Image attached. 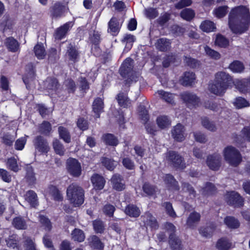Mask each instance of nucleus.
<instances>
[{"label":"nucleus","instance_id":"nucleus-1","mask_svg":"<svg viewBox=\"0 0 250 250\" xmlns=\"http://www.w3.org/2000/svg\"><path fill=\"white\" fill-rule=\"evenodd\" d=\"M250 21L249 9L246 6H238L229 14V26L234 33L241 34L247 29Z\"/></svg>","mask_w":250,"mask_h":250},{"label":"nucleus","instance_id":"nucleus-2","mask_svg":"<svg viewBox=\"0 0 250 250\" xmlns=\"http://www.w3.org/2000/svg\"><path fill=\"white\" fill-rule=\"evenodd\" d=\"M67 197L70 203L75 207H79L84 202V191L79 186L72 184L67 189Z\"/></svg>","mask_w":250,"mask_h":250},{"label":"nucleus","instance_id":"nucleus-3","mask_svg":"<svg viewBox=\"0 0 250 250\" xmlns=\"http://www.w3.org/2000/svg\"><path fill=\"white\" fill-rule=\"evenodd\" d=\"M225 160L230 165L238 166L242 160V157L239 151L234 147L228 146L223 151Z\"/></svg>","mask_w":250,"mask_h":250},{"label":"nucleus","instance_id":"nucleus-4","mask_svg":"<svg viewBox=\"0 0 250 250\" xmlns=\"http://www.w3.org/2000/svg\"><path fill=\"white\" fill-rule=\"evenodd\" d=\"M68 10L67 3L64 1H56L50 7V16L53 18H60Z\"/></svg>","mask_w":250,"mask_h":250},{"label":"nucleus","instance_id":"nucleus-5","mask_svg":"<svg viewBox=\"0 0 250 250\" xmlns=\"http://www.w3.org/2000/svg\"><path fill=\"white\" fill-rule=\"evenodd\" d=\"M67 168L68 172L74 177H78L81 174V164L76 159L69 158L67 160Z\"/></svg>","mask_w":250,"mask_h":250},{"label":"nucleus","instance_id":"nucleus-6","mask_svg":"<svg viewBox=\"0 0 250 250\" xmlns=\"http://www.w3.org/2000/svg\"><path fill=\"white\" fill-rule=\"evenodd\" d=\"M227 202L235 207H240L243 205V198L235 191L228 192L225 195Z\"/></svg>","mask_w":250,"mask_h":250},{"label":"nucleus","instance_id":"nucleus-7","mask_svg":"<svg viewBox=\"0 0 250 250\" xmlns=\"http://www.w3.org/2000/svg\"><path fill=\"white\" fill-rule=\"evenodd\" d=\"M227 202L235 207H240L243 205V198L235 191L228 192L225 195Z\"/></svg>","mask_w":250,"mask_h":250},{"label":"nucleus","instance_id":"nucleus-8","mask_svg":"<svg viewBox=\"0 0 250 250\" xmlns=\"http://www.w3.org/2000/svg\"><path fill=\"white\" fill-rule=\"evenodd\" d=\"M221 156L218 153H215L208 157L207 164L212 170H217L221 166Z\"/></svg>","mask_w":250,"mask_h":250},{"label":"nucleus","instance_id":"nucleus-9","mask_svg":"<svg viewBox=\"0 0 250 250\" xmlns=\"http://www.w3.org/2000/svg\"><path fill=\"white\" fill-rule=\"evenodd\" d=\"M167 160L172 163L173 166L181 168L185 167V164L183 162L182 158L173 151H169L167 153Z\"/></svg>","mask_w":250,"mask_h":250},{"label":"nucleus","instance_id":"nucleus-10","mask_svg":"<svg viewBox=\"0 0 250 250\" xmlns=\"http://www.w3.org/2000/svg\"><path fill=\"white\" fill-rule=\"evenodd\" d=\"M214 81L228 88L232 79L229 74L224 71H220L215 74Z\"/></svg>","mask_w":250,"mask_h":250},{"label":"nucleus","instance_id":"nucleus-11","mask_svg":"<svg viewBox=\"0 0 250 250\" xmlns=\"http://www.w3.org/2000/svg\"><path fill=\"white\" fill-rule=\"evenodd\" d=\"M34 144L36 150L42 153H47L50 148L47 141L41 136L36 138Z\"/></svg>","mask_w":250,"mask_h":250},{"label":"nucleus","instance_id":"nucleus-12","mask_svg":"<svg viewBox=\"0 0 250 250\" xmlns=\"http://www.w3.org/2000/svg\"><path fill=\"white\" fill-rule=\"evenodd\" d=\"M228 88L223 86L221 83H218L215 81L210 83L208 84L209 91L217 96H222L226 92Z\"/></svg>","mask_w":250,"mask_h":250},{"label":"nucleus","instance_id":"nucleus-13","mask_svg":"<svg viewBox=\"0 0 250 250\" xmlns=\"http://www.w3.org/2000/svg\"><path fill=\"white\" fill-rule=\"evenodd\" d=\"M185 128L184 126L180 124H177L174 127L171 131V133L174 139L177 141H182L184 140Z\"/></svg>","mask_w":250,"mask_h":250},{"label":"nucleus","instance_id":"nucleus-14","mask_svg":"<svg viewBox=\"0 0 250 250\" xmlns=\"http://www.w3.org/2000/svg\"><path fill=\"white\" fill-rule=\"evenodd\" d=\"M182 98L189 106L197 105L199 102V98L193 93H184L182 94Z\"/></svg>","mask_w":250,"mask_h":250},{"label":"nucleus","instance_id":"nucleus-15","mask_svg":"<svg viewBox=\"0 0 250 250\" xmlns=\"http://www.w3.org/2000/svg\"><path fill=\"white\" fill-rule=\"evenodd\" d=\"M91 182L96 190L102 189L105 185V181L102 176L95 174L91 178Z\"/></svg>","mask_w":250,"mask_h":250},{"label":"nucleus","instance_id":"nucleus-16","mask_svg":"<svg viewBox=\"0 0 250 250\" xmlns=\"http://www.w3.org/2000/svg\"><path fill=\"white\" fill-rule=\"evenodd\" d=\"M111 182L113 188L116 190L121 191L125 188V185L120 175H114L111 179Z\"/></svg>","mask_w":250,"mask_h":250},{"label":"nucleus","instance_id":"nucleus-17","mask_svg":"<svg viewBox=\"0 0 250 250\" xmlns=\"http://www.w3.org/2000/svg\"><path fill=\"white\" fill-rule=\"evenodd\" d=\"M195 74L191 72H187L180 79V83L183 85H191L194 83L195 81Z\"/></svg>","mask_w":250,"mask_h":250},{"label":"nucleus","instance_id":"nucleus-18","mask_svg":"<svg viewBox=\"0 0 250 250\" xmlns=\"http://www.w3.org/2000/svg\"><path fill=\"white\" fill-rule=\"evenodd\" d=\"M233 83L240 92L246 93L249 89V83L247 79H235L233 81Z\"/></svg>","mask_w":250,"mask_h":250},{"label":"nucleus","instance_id":"nucleus-19","mask_svg":"<svg viewBox=\"0 0 250 250\" xmlns=\"http://www.w3.org/2000/svg\"><path fill=\"white\" fill-rule=\"evenodd\" d=\"M72 26V23L71 22H68L57 29L54 35L55 38L58 40L62 39Z\"/></svg>","mask_w":250,"mask_h":250},{"label":"nucleus","instance_id":"nucleus-20","mask_svg":"<svg viewBox=\"0 0 250 250\" xmlns=\"http://www.w3.org/2000/svg\"><path fill=\"white\" fill-rule=\"evenodd\" d=\"M156 123L159 128L165 129L170 126L171 121L167 116L161 115L157 117Z\"/></svg>","mask_w":250,"mask_h":250},{"label":"nucleus","instance_id":"nucleus-21","mask_svg":"<svg viewBox=\"0 0 250 250\" xmlns=\"http://www.w3.org/2000/svg\"><path fill=\"white\" fill-rule=\"evenodd\" d=\"M108 32L112 35H116L119 31V26L118 20L115 18H112L108 22Z\"/></svg>","mask_w":250,"mask_h":250},{"label":"nucleus","instance_id":"nucleus-22","mask_svg":"<svg viewBox=\"0 0 250 250\" xmlns=\"http://www.w3.org/2000/svg\"><path fill=\"white\" fill-rule=\"evenodd\" d=\"M88 240L89 245L93 249L102 250L104 247L103 243L101 241L99 238L95 235L90 236L88 239Z\"/></svg>","mask_w":250,"mask_h":250},{"label":"nucleus","instance_id":"nucleus-23","mask_svg":"<svg viewBox=\"0 0 250 250\" xmlns=\"http://www.w3.org/2000/svg\"><path fill=\"white\" fill-rule=\"evenodd\" d=\"M103 108L104 103L102 99H95L93 104V110L96 114V118L100 117V113L103 111Z\"/></svg>","mask_w":250,"mask_h":250},{"label":"nucleus","instance_id":"nucleus-24","mask_svg":"<svg viewBox=\"0 0 250 250\" xmlns=\"http://www.w3.org/2000/svg\"><path fill=\"white\" fill-rule=\"evenodd\" d=\"M133 60L127 58L124 62L120 67V71L122 75L127 74L132 68Z\"/></svg>","mask_w":250,"mask_h":250},{"label":"nucleus","instance_id":"nucleus-25","mask_svg":"<svg viewBox=\"0 0 250 250\" xmlns=\"http://www.w3.org/2000/svg\"><path fill=\"white\" fill-rule=\"evenodd\" d=\"M164 181L166 184L169 189L172 190H178L177 182L174 179L173 177L170 174H166L164 177Z\"/></svg>","mask_w":250,"mask_h":250},{"label":"nucleus","instance_id":"nucleus-26","mask_svg":"<svg viewBox=\"0 0 250 250\" xmlns=\"http://www.w3.org/2000/svg\"><path fill=\"white\" fill-rule=\"evenodd\" d=\"M200 219V215L196 212H193L189 215L187 225L190 228L194 227Z\"/></svg>","mask_w":250,"mask_h":250},{"label":"nucleus","instance_id":"nucleus-27","mask_svg":"<svg viewBox=\"0 0 250 250\" xmlns=\"http://www.w3.org/2000/svg\"><path fill=\"white\" fill-rule=\"evenodd\" d=\"M143 219L145 224L146 226H149L153 229L157 228V223L154 217L150 213H146L143 217Z\"/></svg>","mask_w":250,"mask_h":250},{"label":"nucleus","instance_id":"nucleus-28","mask_svg":"<svg viewBox=\"0 0 250 250\" xmlns=\"http://www.w3.org/2000/svg\"><path fill=\"white\" fill-rule=\"evenodd\" d=\"M25 199L32 207H35L38 204L37 194L32 190H29L26 192Z\"/></svg>","mask_w":250,"mask_h":250},{"label":"nucleus","instance_id":"nucleus-29","mask_svg":"<svg viewBox=\"0 0 250 250\" xmlns=\"http://www.w3.org/2000/svg\"><path fill=\"white\" fill-rule=\"evenodd\" d=\"M125 212L126 215L132 217H137L141 213L139 208L132 205L127 206L125 209Z\"/></svg>","mask_w":250,"mask_h":250},{"label":"nucleus","instance_id":"nucleus-30","mask_svg":"<svg viewBox=\"0 0 250 250\" xmlns=\"http://www.w3.org/2000/svg\"><path fill=\"white\" fill-rule=\"evenodd\" d=\"M46 193L52 196L55 200L60 201L62 199V194L55 186H49L46 190Z\"/></svg>","mask_w":250,"mask_h":250},{"label":"nucleus","instance_id":"nucleus-31","mask_svg":"<svg viewBox=\"0 0 250 250\" xmlns=\"http://www.w3.org/2000/svg\"><path fill=\"white\" fill-rule=\"evenodd\" d=\"M225 224L229 228L236 229L240 226L239 221L233 217L227 216L224 219Z\"/></svg>","mask_w":250,"mask_h":250},{"label":"nucleus","instance_id":"nucleus-32","mask_svg":"<svg viewBox=\"0 0 250 250\" xmlns=\"http://www.w3.org/2000/svg\"><path fill=\"white\" fill-rule=\"evenodd\" d=\"M5 44L8 49L12 52H16L19 49V43L13 38H7L6 40Z\"/></svg>","mask_w":250,"mask_h":250},{"label":"nucleus","instance_id":"nucleus-33","mask_svg":"<svg viewBox=\"0 0 250 250\" xmlns=\"http://www.w3.org/2000/svg\"><path fill=\"white\" fill-rule=\"evenodd\" d=\"M170 43L169 40L166 39H160L158 40L156 43L157 48L161 51H167L169 48Z\"/></svg>","mask_w":250,"mask_h":250},{"label":"nucleus","instance_id":"nucleus-34","mask_svg":"<svg viewBox=\"0 0 250 250\" xmlns=\"http://www.w3.org/2000/svg\"><path fill=\"white\" fill-rule=\"evenodd\" d=\"M34 53L38 59H43L46 55V52L43 44L38 43L34 47Z\"/></svg>","mask_w":250,"mask_h":250},{"label":"nucleus","instance_id":"nucleus-35","mask_svg":"<svg viewBox=\"0 0 250 250\" xmlns=\"http://www.w3.org/2000/svg\"><path fill=\"white\" fill-rule=\"evenodd\" d=\"M117 99L119 104L123 107H127L130 104L129 100L125 93H120L117 96Z\"/></svg>","mask_w":250,"mask_h":250},{"label":"nucleus","instance_id":"nucleus-36","mask_svg":"<svg viewBox=\"0 0 250 250\" xmlns=\"http://www.w3.org/2000/svg\"><path fill=\"white\" fill-rule=\"evenodd\" d=\"M102 139L105 144L110 146H116L118 144V139L111 134L103 135Z\"/></svg>","mask_w":250,"mask_h":250},{"label":"nucleus","instance_id":"nucleus-37","mask_svg":"<svg viewBox=\"0 0 250 250\" xmlns=\"http://www.w3.org/2000/svg\"><path fill=\"white\" fill-rule=\"evenodd\" d=\"M200 28L204 32H210L214 31L215 26L212 21H206L201 24Z\"/></svg>","mask_w":250,"mask_h":250},{"label":"nucleus","instance_id":"nucleus-38","mask_svg":"<svg viewBox=\"0 0 250 250\" xmlns=\"http://www.w3.org/2000/svg\"><path fill=\"white\" fill-rule=\"evenodd\" d=\"M6 164L8 168L14 172H17L20 170V167L17 163V159L14 157L9 158Z\"/></svg>","mask_w":250,"mask_h":250},{"label":"nucleus","instance_id":"nucleus-39","mask_svg":"<svg viewBox=\"0 0 250 250\" xmlns=\"http://www.w3.org/2000/svg\"><path fill=\"white\" fill-rule=\"evenodd\" d=\"M229 69L234 73H241L244 69L243 64L238 61H235L230 64Z\"/></svg>","mask_w":250,"mask_h":250},{"label":"nucleus","instance_id":"nucleus-40","mask_svg":"<svg viewBox=\"0 0 250 250\" xmlns=\"http://www.w3.org/2000/svg\"><path fill=\"white\" fill-rule=\"evenodd\" d=\"M72 238L74 241L80 242H83L85 239V235L83 232L80 229H75L72 232Z\"/></svg>","mask_w":250,"mask_h":250},{"label":"nucleus","instance_id":"nucleus-41","mask_svg":"<svg viewBox=\"0 0 250 250\" xmlns=\"http://www.w3.org/2000/svg\"><path fill=\"white\" fill-rule=\"evenodd\" d=\"M169 244L173 250H182L181 241L173 235H170Z\"/></svg>","mask_w":250,"mask_h":250},{"label":"nucleus","instance_id":"nucleus-42","mask_svg":"<svg viewBox=\"0 0 250 250\" xmlns=\"http://www.w3.org/2000/svg\"><path fill=\"white\" fill-rule=\"evenodd\" d=\"M58 131L60 137L65 142L68 143L70 142L71 139L69 133L65 128L62 126H60L58 128Z\"/></svg>","mask_w":250,"mask_h":250},{"label":"nucleus","instance_id":"nucleus-43","mask_svg":"<svg viewBox=\"0 0 250 250\" xmlns=\"http://www.w3.org/2000/svg\"><path fill=\"white\" fill-rule=\"evenodd\" d=\"M12 223L14 227L19 229H25L27 227L25 221L20 217L14 218Z\"/></svg>","mask_w":250,"mask_h":250},{"label":"nucleus","instance_id":"nucleus-44","mask_svg":"<svg viewBox=\"0 0 250 250\" xmlns=\"http://www.w3.org/2000/svg\"><path fill=\"white\" fill-rule=\"evenodd\" d=\"M233 104L237 108H242L250 106L249 103L246 99L242 97L236 98L233 102Z\"/></svg>","mask_w":250,"mask_h":250},{"label":"nucleus","instance_id":"nucleus-45","mask_svg":"<svg viewBox=\"0 0 250 250\" xmlns=\"http://www.w3.org/2000/svg\"><path fill=\"white\" fill-rule=\"evenodd\" d=\"M144 192L149 196H154L156 194L158 190L156 188L147 183H145L143 187Z\"/></svg>","mask_w":250,"mask_h":250},{"label":"nucleus","instance_id":"nucleus-46","mask_svg":"<svg viewBox=\"0 0 250 250\" xmlns=\"http://www.w3.org/2000/svg\"><path fill=\"white\" fill-rule=\"evenodd\" d=\"M156 94H157L161 98L167 103H171L173 101V95L171 93L165 92L163 90H158Z\"/></svg>","mask_w":250,"mask_h":250},{"label":"nucleus","instance_id":"nucleus-47","mask_svg":"<svg viewBox=\"0 0 250 250\" xmlns=\"http://www.w3.org/2000/svg\"><path fill=\"white\" fill-rule=\"evenodd\" d=\"M204 50L206 55L213 59L218 60L221 57L220 54L218 52L212 49L208 46L204 47Z\"/></svg>","mask_w":250,"mask_h":250},{"label":"nucleus","instance_id":"nucleus-48","mask_svg":"<svg viewBox=\"0 0 250 250\" xmlns=\"http://www.w3.org/2000/svg\"><path fill=\"white\" fill-rule=\"evenodd\" d=\"M228 11L227 6H220L213 10V13L218 18H221L224 17Z\"/></svg>","mask_w":250,"mask_h":250},{"label":"nucleus","instance_id":"nucleus-49","mask_svg":"<svg viewBox=\"0 0 250 250\" xmlns=\"http://www.w3.org/2000/svg\"><path fill=\"white\" fill-rule=\"evenodd\" d=\"M230 246V243L224 238L219 240L216 245V247L219 250H228Z\"/></svg>","mask_w":250,"mask_h":250},{"label":"nucleus","instance_id":"nucleus-50","mask_svg":"<svg viewBox=\"0 0 250 250\" xmlns=\"http://www.w3.org/2000/svg\"><path fill=\"white\" fill-rule=\"evenodd\" d=\"M53 148L56 153L60 155L64 154L65 149L62 145L57 139L55 140L53 143Z\"/></svg>","mask_w":250,"mask_h":250},{"label":"nucleus","instance_id":"nucleus-51","mask_svg":"<svg viewBox=\"0 0 250 250\" xmlns=\"http://www.w3.org/2000/svg\"><path fill=\"white\" fill-rule=\"evenodd\" d=\"M67 55L69 59L73 62H76L78 60L79 55L76 49L71 45H70L67 51Z\"/></svg>","mask_w":250,"mask_h":250},{"label":"nucleus","instance_id":"nucleus-52","mask_svg":"<svg viewBox=\"0 0 250 250\" xmlns=\"http://www.w3.org/2000/svg\"><path fill=\"white\" fill-rule=\"evenodd\" d=\"M58 81L56 79L48 78L45 84L47 85V88L52 91H56L57 89Z\"/></svg>","mask_w":250,"mask_h":250},{"label":"nucleus","instance_id":"nucleus-53","mask_svg":"<svg viewBox=\"0 0 250 250\" xmlns=\"http://www.w3.org/2000/svg\"><path fill=\"white\" fill-rule=\"evenodd\" d=\"M40 221L42 227L46 231H49L51 230L52 226L50 221L48 218L42 215H40L39 216Z\"/></svg>","mask_w":250,"mask_h":250},{"label":"nucleus","instance_id":"nucleus-54","mask_svg":"<svg viewBox=\"0 0 250 250\" xmlns=\"http://www.w3.org/2000/svg\"><path fill=\"white\" fill-rule=\"evenodd\" d=\"M193 11L190 9H184L181 13V17L187 21H189L194 16Z\"/></svg>","mask_w":250,"mask_h":250},{"label":"nucleus","instance_id":"nucleus-55","mask_svg":"<svg viewBox=\"0 0 250 250\" xmlns=\"http://www.w3.org/2000/svg\"><path fill=\"white\" fill-rule=\"evenodd\" d=\"M215 43L222 47H226L229 45V41L222 35L217 36Z\"/></svg>","mask_w":250,"mask_h":250},{"label":"nucleus","instance_id":"nucleus-56","mask_svg":"<svg viewBox=\"0 0 250 250\" xmlns=\"http://www.w3.org/2000/svg\"><path fill=\"white\" fill-rule=\"evenodd\" d=\"M202 124L207 129L214 131L216 129L215 125L212 123L210 122L207 118H204L202 120Z\"/></svg>","mask_w":250,"mask_h":250},{"label":"nucleus","instance_id":"nucleus-57","mask_svg":"<svg viewBox=\"0 0 250 250\" xmlns=\"http://www.w3.org/2000/svg\"><path fill=\"white\" fill-rule=\"evenodd\" d=\"M103 164L110 170H113L117 165V163L108 158H103L102 160Z\"/></svg>","mask_w":250,"mask_h":250},{"label":"nucleus","instance_id":"nucleus-58","mask_svg":"<svg viewBox=\"0 0 250 250\" xmlns=\"http://www.w3.org/2000/svg\"><path fill=\"white\" fill-rule=\"evenodd\" d=\"M215 190V188L213 185L211 183H207L202 189V192L205 195H209L213 193Z\"/></svg>","mask_w":250,"mask_h":250},{"label":"nucleus","instance_id":"nucleus-59","mask_svg":"<svg viewBox=\"0 0 250 250\" xmlns=\"http://www.w3.org/2000/svg\"><path fill=\"white\" fill-rule=\"evenodd\" d=\"M0 177L5 182L9 183L11 181V176L5 169L0 168Z\"/></svg>","mask_w":250,"mask_h":250},{"label":"nucleus","instance_id":"nucleus-60","mask_svg":"<svg viewBox=\"0 0 250 250\" xmlns=\"http://www.w3.org/2000/svg\"><path fill=\"white\" fill-rule=\"evenodd\" d=\"M26 139L24 137H21L18 139L15 143V148L17 150H22L26 144Z\"/></svg>","mask_w":250,"mask_h":250},{"label":"nucleus","instance_id":"nucleus-61","mask_svg":"<svg viewBox=\"0 0 250 250\" xmlns=\"http://www.w3.org/2000/svg\"><path fill=\"white\" fill-rule=\"evenodd\" d=\"M114 211V207L109 204L104 206L103 208V212L110 217L113 216Z\"/></svg>","mask_w":250,"mask_h":250},{"label":"nucleus","instance_id":"nucleus-62","mask_svg":"<svg viewBox=\"0 0 250 250\" xmlns=\"http://www.w3.org/2000/svg\"><path fill=\"white\" fill-rule=\"evenodd\" d=\"M167 213L171 217L175 218L176 216V213L173 210L172 205L169 203H165L164 204Z\"/></svg>","mask_w":250,"mask_h":250},{"label":"nucleus","instance_id":"nucleus-63","mask_svg":"<svg viewBox=\"0 0 250 250\" xmlns=\"http://www.w3.org/2000/svg\"><path fill=\"white\" fill-rule=\"evenodd\" d=\"M26 177V179H27V180L30 183H34L35 182V181L36 180L35 174L33 172V169L32 167H30L27 168Z\"/></svg>","mask_w":250,"mask_h":250},{"label":"nucleus","instance_id":"nucleus-64","mask_svg":"<svg viewBox=\"0 0 250 250\" xmlns=\"http://www.w3.org/2000/svg\"><path fill=\"white\" fill-rule=\"evenodd\" d=\"M25 250H36L35 245L32 240L27 238L24 244Z\"/></svg>","mask_w":250,"mask_h":250}]
</instances>
